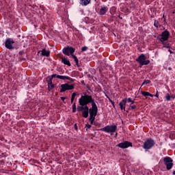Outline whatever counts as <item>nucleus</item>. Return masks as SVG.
<instances>
[{"label": "nucleus", "instance_id": "obj_1", "mask_svg": "<svg viewBox=\"0 0 175 175\" xmlns=\"http://www.w3.org/2000/svg\"><path fill=\"white\" fill-rule=\"evenodd\" d=\"M79 103L80 106H88L91 103L92 106L96 105V101L92 98V96L85 94V95L81 96L79 99Z\"/></svg>", "mask_w": 175, "mask_h": 175}, {"label": "nucleus", "instance_id": "obj_2", "mask_svg": "<svg viewBox=\"0 0 175 175\" xmlns=\"http://www.w3.org/2000/svg\"><path fill=\"white\" fill-rule=\"evenodd\" d=\"M77 110L79 112L82 111V117H83V118H88V114L90 111V109L88 108V106H86V105L78 106L77 108Z\"/></svg>", "mask_w": 175, "mask_h": 175}, {"label": "nucleus", "instance_id": "obj_3", "mask_svg": "<svg viewBox=\"0 0 175 175\" xmlns=\"http://www.w3.org/2000/svg\"><path fill=\"white\" fill-rule=\"evenodd\" d=\"M99 131H102L106 133H114L117 132V125H108L104 128L100 129Z\"/></svg>", "mask_w": 175, "mask_h": 175}, {"label": "nucleus", "instance_id": "obj_4", "mask_svg": "<svg viewBox=\"0 0 175 175\" xmlns=\"http://www.w3.org/2000/svg\"><path fill=\"white\" fill-rule=\"evenodd\" d=\"M155 146V141L152 138H148L143 144L144 150H151Z\"/></svg>", "mask_w": 175, "mask_h": 175}, {"label": "nucleus", "instance_id": "obj_5", "mask_svg": "<svg viewBox=\"0 0 175 175\" xmlns=\"http://www.w3.org/2000/svg\"><path fill=\"white\" fill-rule=\"evenodd\" d=\"M137 62H138L140 66H143L144 65H148L150 62H151L149 59L146 60V55L141 54L137 59H136Z\"/></svg>", "mask_w": 175, "mask_h": 175}, {"label": "nucleus", "instance_id": "obj_6", "mask_svg": "<svg viewBox=\"0 0 175 175\" xmlns=\"http://www.w3.org/2000/svg\"><path fill=\"white\" fill-rule=\"evenodd\" d=\"M164 165L166 166L167 170H170L173 167V159L170 157L163 158Z\"/></svg>", "mask_w": 175, "mask_h": 175}, {"label": "nucleus", "instance_id": "obj_7", "mask_svg": "<svg viewBox=\"0 0 175 175\" xmlns=\"http://www.w3.org/2000/svg\"><path fill=\"white\" fill-rule=\"evenodd\" d=\"M89 113L90 118H95L98 116V106L96 104H93L92 107L89 109Z\"/></svg>", "mask_w": 175, "mask_h": 175}, {"label": "nucleus", "instance_id": "obj_8", "mask_svg": "<svg viewBox=\"0 0 175 175\" xmlns=\"http://www.w3.org/2000/svg\"><path fill=\"white\" fill-rule=\"evenodd\" d=\"M75 85H69L68 83H64L61 85L60 92H65V91L74 90Z\"/></svg>", "mask_w": 175, "mask_h": 175}, {"label": "nucleus", "instance_id": "obj_9", "mask_svg": "<svg viewBox=\"0 0 175 175\" xmlns=\"http://www.w3.org/2000/svg\"><path fill=\"white\" fill-rule=\"evenodd\" d=\"M75 51V48L72 46H67L63 49V53H64L65 55H68V56L70 55V54L71 55H72Z\"/></svg>", "mask_w": 175, "mask_h": 175}, {"label": "nucleus", "instance_id": "obj_10", "mask_svg": "<svg viewBox=\"0 0 175 175\" xmlns=\"http://www.w3.org/2000/svg\"><path fill=\"white\" fill-rule=\"evenodd\" d=\"M14 43V40L12 38H8L5 41V47L8 49V50H13L14 47H13V44Z\"/></svg>", "mask_w": 175, "mask_h": 175}, {"label": "nucleus", "instance_id": "obj_11", "mask_svg": "<svg viewBox=\"0 0 175 175\" xmlns=\"http://www.w3.org/2000/svg\"><path fill=\"white\" fill-rule=\"evenodd\" d=\"M132 146V142H130L129 141L121 142L117 145V147H119L120 148H128V147Z\"/></svg>", "mask_w": 175, "mask_h": 175}, {"label": "nucleus", "instance_id": "obj_12", "mask_svg": "<svg viewBox=\"0 0 175 175\" xmlns=\"http://www.w3.org/2000/svg\"><path fill=\"white\" fill-rule=\"evenodd\" d=\"M169 38H170V33L169 32V31L165 30L161 33V38L159 39H161L163 41H166L169 40Z\"/></svg>", "mask_w": 175, "mask_h": 175}, {"label": "nucleus", "instance_id": "obj_13", "mask_svg": "<svg viewBox=\"0 0 175 175\" xmlns=\"http://www.w3.org/2000/svg\"><path fill=\"white\" fill-rule=\"evenodd\" d=\"M119 106L120 110H124V111H125V107L126 106V98L122 100L121 102L119 103Z\"/></svg>", "mask_w": 175, "mask_h": 175}, {"label": "nucleus", "instance_id": "obj_14", "mask_svg": "<svg viewBox=\"0 0 175 175\" xmlns=\"http://www.w3.org/2000/svg\"><path fill=\"white\" fill-rule=\"evenodd\" d=\"M107 10H109V8H107V7L103 6L100 9L99 14H100V16H103L104 14H106V13L107 12Z\"/></svg>", "mask_w": 175, "mask_h": 175}, {"label": "nucleus", "instance_id": "obj_15", "mask_svg": "<svg viewBox=\"0 0 175 175\" xmlns=\"http://www.w3.org/2000/svg\"><path fill=\"white\" fill-rule=\"evenodd\" d=\"M52 77H56L57 79H59L60 80H67V79H69V77L68 76L58 75L57 74H53Z\"/></svg>", "mask_w": 175, "mask_h": 175}, {"label": "nucleus", "instance_id": "obj_16", "mask_svg": "<svg viewBox=\"0 0 175 175\" xmlns=\"http://www.w3.org/2000/svg\"><path fill=\"white\" fill-rule=\"evenodd\" d=\"M41 54L43 57H50V51L46 50V49H43L41 51Z\"/></svg>", "mask_w": 175, "mask_h": 175}, {"label": "nucleus", "instance_id": "obj_17", "mask_svg": "<svg viewBox=\"0 0 175 175\" xmlns=\"http://www.w3.org/2000/svg\"><path fill=\"white\" fill-rule=\"evenodd\" d=\"M91 0H80V5L82 6H87V5H90Z\"/></svg>", "mask_w": 175, "mask_h": 175}, {"label": "nucleus", "instance_id": "obj_18", "mask_svg": "<svg viewBox=\"0 0 175 175\" xmlns=\"http://www.w3.org/2000/svg\"><path fill=\"white\" fill-rule=\"evenodd\" d=\"M62 62H63V64H64V65H67V66H70V62H69V60H68V59H66V57H62Z\"/></svg>", "mask_w": 175, "mask_h": 175}, {"label": "nucleus", "instance_id": "obj_19", "mask_svg": "<svg viewBox=\"0 0 175 175\" xmlns=\"http://www.w3.org/2000/svg\"><path fill=\"white\" fill-rule=\"evenodd\" d=\"M159 42H161V44L163 45V47L165 49H170V46L169 45V43L165 42V41L162 40L161 39H159Z\"/></svg>", "mask_w": 175, "mask_h": 175}, {"label": "nucleus", "instance_id": "obj_20", "mask_svg": "<svg viewBox=\"0 0 175 175\" xmlns=\"http://www.w3.org/2000/svg\"><path fill=\"white\" fill-rule=\"evenodd\" d=\"M142 95L146 97L150 96L151 98H154V94H151L148 92H142Z\"/></svg>", "mask_w": 175, "mask_h": 175}, {"label": "nucleus", "instance_id": "obj_21", "mask_svg": "<svg viewBox=\"0 0 175 175\" xmlns=\"http://www.w3.org/2000/svg\"><path fill=\"white\" fill-rule=\"evenodd\" d=\"M72 55V58L75 61V64H76L77 66H79V59L77 58V56H76L73 54Z\"/></svg>", "mask_w": 175, "mask_h": 175}, {"label": "nucleus", "instance_id": "obj_22", "mask_svg": "<svg viewBox=\"0 0 175 175\" xmlns=\"http://www.w3.org/2000/svg\"><path fill=\"white\" fill-rule=\"evenodd\" d=\"M54 88H55V85H54L53 83L48 85L49 91H51L52 90H54Z\"/></svg>", "mask_w": 175, "mask_h": 175}, {"label": "nucleus", "instance_id": "obj_23", "mask_svg": "<svg viewBox=\"0 0 175 175\" xmlns=\"http://www.w3.org/2000/svg\"><path fill=\"white\" fill-rule=\"evenodd\" d=\"M154 25L156 27V28L161 27V25H159V21L154 20Z\"/></svg>", "mask_w": 175, "mask_h": 175}, {"label": "nucleus", "instance_id": "obj_24", "mask_svg": "<svg viewBox=\"0 0 175 175\" xmlns=\"http://www.w3.org/2000/svg\"><path fill=\"white\" fill-rule=\"evenodd\" d=\"M54 77H53V75H52L51 77L48 80V85H49L50 84H53V79H54Z\"/></svg>", "mask_w": 175, "mask_h": 175}, {"label": "nucleus", "instance_id": "obj_25", "mask_svg": "<svg viewBox=\"0 0 175 175\" xmlns=\"http://www.w3.org/2000/svg\"><path fill=\"white\" fill-rule=\"evenodd\" d=\"M166 100H167V102L170 101L171 100V97H170V94L169 93H167L165 94V96Z\"/></svg>", "mask_w": 175, "mask_h": 175}, {"label": "nucleus", "instance_id": "obj_26", "mask_svg": "<svg viewBox=\"0 0 175 175\" xmlns=\"http://www.w3.org/2000/svg\"><path fill=\"white\" fill-rule=\"evenodd\" d=\"M76 95H77V93H76V92H74L72 94L71 103H73V100H75V98L76 97Z\"/></svg>", "mask_w": 175, "mask_h": 175}, {"label": "nucleus", "instance_id": "obj_27", "mask_svg": "<svg viewBox=\"0 0 175 175\" xmlns=\"http://www.w3.org/2000/svg\"><path fill=\"white\" fill-rule=\"evenodd\" d=\"M110 13L111 14H114L116 13V8L115 7H112L110 10Z\"/></svg>", "mask_w": 175, "mask_h": 175}, {"label": "nucleus", "instance_id": "obj_28", "mask_svg": "<svg viewBox=\"0 0 175 175\" xmlns=\"http://www.w3.org/2000/svg\"><path fill=\"white\" fill-rule=\"evenodd\" d=\"M127 102H128V103H131V105H133V103H135V100H132V98H129L127 99Z\"/></svg>", "mask_w": 175, "mask_h": 175}, {"label": "nucleus", "instance_id": "obj_29", "mask_svg": "<svg viewBox=\"0 0 175 175\" xmlns=\"http://www.w3.org/2000/svg\"><path fill=\"white\" fill-rule=\"evenodd\" d=\"M89 121H90V124L92 125L94 124H95V122H94V121H95V118H89Z\"/></svg>", "mask_w": 175, "mask_h": 175}, {"label": "nucleus", "instance_id": "obj_30", "mask_svg": "<svg viewBox=\"0 0 175 175\" xmlns=\"http://www.w3.org/2000/svg\"><path fill=\"white\" fill-rule=\"evenodd\" d=\"M151 81L150 80H144L142 83V85H144V84H150Z\"/></svg>", "mask_w": 175, "mask_h": 175}, {"label": "nucleus", "instance_id": "obj_31", "mask_svg": "<svg viewBox=\"0 0 175 175\" xmlns=\"http://www.w3.org/2000/svg\"><path fill=\"white\" fill-rule=\"evenodd\" d=\"M72 113H76V103L72 105Z\"/></svg>", "mask_w": 175, "mask_h": 175}, {"label": "nucleus", "instance_id": "obj_32", "mask_svg": "<svg viewBox=\"0 0 175 175\" xmlns=\"http://www.w3.org/2000/svg\"><path fill=\"white\" fill-rule=\"evenodd\" d=\"M85 23H86V24H90L91 22H90V18H88V17H85Z\"/></svg>", "mask_w": 175, "mask_h": 175}, {"label": "nucleus", "instance_id": "obj_33", "mask_svg": "<svg viewBox=\"0 0 175 175\" xmlns=\"http://www.w3.org/2000/svg\"><path fill=\"white\" fill-rule=\"evenodd\" d=\"M88 50V46H83L81 48V51H87Z\"/></svg>", "mask_w": 175, "mask_h": 175}, {"label": "nucleus", "instance_id": "obj_34", "mask_svg": "<svg viewBox=\"0 0 175 175\" xmlns=\"http://www.w3.org/2000/svg\"><path fill=\"white\" fill-rule=\"evenodd\" d=\"M130 107H131V110H135V109H136V105H130Z\"/></svg>", "mask_w": 175, "mask_h": 175}, {"label": "nucleus", "instance_id": "obj_35", "mask_svg": "<svg viewBox=\"0 0 175 175\" xmlns=\"http://www.w3.org/2000/svg\"><path fill=\"white\" fill-rule=\"evenodd\" d=\"M67 80H70V81H71V83H73V81H75V79H73L69 77H68V79H67Z\"/></svg>", "mask_w": 175, "mask_h": 175}, {"label": "nucleus", "instance_id": "obj_36", "mask_svg": "<svg viewBox=\"0 0 175 175\" xmlns=\"http://www.w3.org/2000/svg\"><path fill=\"white\" fill-rule=\"evenodd\" d=\"M60 99L65 103V100L66 99V97H60Z\"/></svg>", "mask_w": 175, "mask_h": 175}, {"label": "nucleus", "instance_id": "obj_37", "mask_svg": "<svg viewBox=\"0 0 175 175\" xmlns=\"http://www.w3.org/2000/svg\"><path fill=\"white\" fill-rule=\"evenodd\" d=\"M156 98H159V94H158V91H157V93L155 95H154Z\"/></svg>", "mask_w": 175, "mask_h": 175}, {"label": "nucleus", "instance_id": "obj_38", "mask_svg": "<svg viewBox=\"0 0 175 175\" xmlns=\"http://www.w3.org/2000/svg\"><path fill=\"white\" fill-rule=\"evenodd\" d=\"M94 125H95V126H98V125H100V124H99L98 122H94Z\"/></svg>", "mask_w": 175, "mask_h": 175}, {"label": "nucleus", "instance_id": "obj_39", "mask_svg": "<svg viewBox=\"0 0 175 175\" xmlns=\"http://www.w3.org/2000/svg\"><path fill=\"white\" fill-rule=\"evenodd\" d=\"M170 97H171V99H175V95L174 94H172L170 96Z\"/></svg>", "mask_w": 175, "mask_h": 175}, {"label": "nucleus", "instance_id": "obj_40", "mask_svg": "<svg viewBox=\"0 0 175 175\" xmlns=\"http://www.w3.org/2000/svg\"><path fill=\"white\" fill-rule=\"evenodd\" d=\"M86 126H87V128H88V129H90V128H91V125L89 124H86Z\"/></svg>", "mask_w": 175, "mask_h": 175}, {"label": "nucleus", "instance_id": "obj_41", "mask_svg": "<svg viewBox=\"0 0 175 175\" xmlns=\"http://www.w3.org/2000/svg\"><path fill=\"white\" fill-rule=\"evenodd\" d=\"M168 51H169L170 54H173V51H172V50L169 49Z\"/></svg>", "mask_w": 175, "mask_h": 175}, {"label": "nucleus", "instance_id": "obj_42", "mask_svg": "<svg viewBox=\"0 0 175 175\" xmlns=\"http://www.w3.org/2000/svg\"><path fill=\"white\" fill-rule=\"evenodd\" d=\"M75 129H77V124H75Z\"/></svg>", "mask_w": 175, "mask_h": 175}, {"label": "nucleus", "instance_id": "obj_43", "mask_svg": "<svg viewBox=\"0 0 175 175\" xmlns=\"http://www.w3.org/2000/svg\"><path fill=\"white\" fill-rule=\"evenodd\" d=\"M81 83H82V84H83V85H85V83H84V81H82Z\"/></svg>", "mask_w": 175, "mask_h": 175}, {"label": "nucleus", "instance_id": "obj_44", "mask_svg": "<svg viewBox=\"0 0 175 175\" xmlns=\"http://www.w3.org/2000/svg\"><path fill=\"white\" fill-rule=\"evenodd\" d=\"M119 18H120V20H122V17H120V16H119Z\"/></svg>", "mask_w": 175, "mask_h": 175}, {"label": "nucleus", "instance_id": "obj_45", "mask_svg": "<svg viewBox=\"0 0 175 175\" xmlns=\"http://www.w3.org/2000/svg\"><path fill=\"white\" fill-rule=\"evenodd\" d=\"M112 105H114V102H111Z\"/></svg>", "mask_w": 175, "mask_h": 175}, {"label": "nucleus", "instance_id": "obj_46", "mask_svg": "<svg viewBox=\"0 0 175 175\" xmlns=\"http://www.w3.org/2000/svg\"><path fill=\"white\" fill-rule=\"evenodd\" d=\"M163 18H165V15L163 16Z\"/></svg>", "mask_w": 175, "mask_h": 175}, {"label": "nucleus", "instance_id": "obj_47", "mask_svg": "<svg viewBox=\"0 0 175 175\" xmlns=\"http://www.w3.org/2000/svg\"><path fill=\"white\" fill-rule=\"evenodd\" d=\"M173 14H174V12H173Z\"/></svg>", "mask_w": 175, "mask_h": 175}]
</instances>
